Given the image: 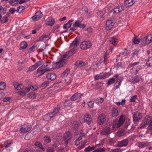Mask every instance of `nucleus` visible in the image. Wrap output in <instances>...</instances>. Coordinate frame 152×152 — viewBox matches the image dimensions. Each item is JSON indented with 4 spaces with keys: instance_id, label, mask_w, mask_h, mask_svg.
<instances>
[{
    "instance_id": "c756f323",
    "label": "nucleus",
    "mask_w": 152,
    "mask_h": 152,
    "mask_svg": "<svg viewBox=\"0 0 152 152\" xmlns=\"http://www.w3.org/2000/svg\"><path fill=\"white\" fill-rule=\"evenodd\" d=\"M149 120L145 118L144 119L143 122L141 124V128H143L148 125V124L149 123Z\"/></svg>"
},
{
    "instance_id": "603ef678",
    "label": "nucleus",
    "mask_w": 152,
    "mask_h": 152,
    "mask_svg": "<svg viewBox=\"0 0 152 152\" xmlns=\"http://www.w3.org/2000/svg\"><path fill=\"white\" fill-rule=\"evenodd\" d=\"M133 41L134 44H137L140 42V40L139 39L137 38L136 37H135L133 39Z\"/></svg>"
},
{
    "instance_id": "9d476101",
    "label": "nucleus",
    "mask_w": 152,
    "mask_h": 152,
    "mask_svg": "<svg viewBox=\"0 0 152 152\" xmlns=\"http://www.w3.org/2000/svg\"><path fill=\"white\" fill-rule=\"evenodd\" d=\"M142 118V114L137 111L133 115V119L134 121L137 122L140 120Z\"/></svg>"
},
{
    "instance_id": "bf43d9fd",
    "label": "nucleus",
    "mask_w": 152,
    "mask_h": 152,
    "mask_svg": "<svg viewBox=\"0 0 152 152\" xmlns=\"http://www.w3.org/2000/svg\"><path fill=\"white\" fill-rule=\"evenodd\" d=\"M73 21V20L71 19L69 20L67 23H66V24H67L68 25H67V28H69L71 27L72 25V22Z\"/></svg>"
},
{
    "instance_id": "20e7f679",
    "label": "nucleus",
    "mask_w": 152,
    "mask_h": 152,
    "mask_svg": "<svg viewBox=\"0 0 152 152\" xmlns=\"http://www.w3.org/2000/svg\"><path fill=\"white\" fill-rule=\"evenodd\" d=\"M59 109V108L58 107L55 108L53 112L45 115L44 116L43 119L45 121H48L50 119L57 114Z\"/></svg>"
},
{
    "instance_id": "e433bc0d",
    "label": "nucleus",
    "mask_w": 152,
    "mask_h": 152,
    "mask_svg": "<svg viewBox=\"0 0 152 152\" xmlns=\"http://www.w3.org/2000/svg\"><path fill=\"white\" fill-rule=\"evenodd\" d=\"M27 96L31 99H33L36 98V96L34 92H31L27 94Z\"/></svg>"
},
{
    "instance_id": "6e6d98bb",
    "label": "nucleus",
    "mask_w": 152,
    "mask_h": 152,
    "mask_svg": "<svg viewBox=\"0 0 152 152\" xmlns=\"http://www.w3.org/2000/svg\"><path fill=\"white\" fill-rule=\"evenodd\" d=\"M94 102L92 101H89L88 103V105L90 108H92L94 107Z\"/></svg>"
},
{
    "instance_id": "393cba45",
    "label": "nucleus",
    "mask_w": 152,
    "mask_h": 152,
    "mask_svg": "<svg viewBox=\"0 0 152 152\" xmlns=\"http://www.w3.org/2000/svg\"><path fill=\"white\" fill-rule=\"evenodd\" d=\"M25 152H42L38 149L34 147V148L26 150Z\"/></svg>"
},
{
    "instance_id": "ddd939ff",
    "label": "nucleus",
    "mask_w": 152,
    "mask_h": 152,
    "mask_svg": "<svg viewBox=\"0 0 152 152\" xmlns=\"http://www.w3.org/2000/svg\"><path fill=\"white\" fill-rule=\"evenodd\" d=\"M128 139H126L118 142L117 143V146L119 147L126 146L128 144Z\"/></svg>"
},
{
    "instance_id": "13d9d810",
    "label": "nucleus",
    "mask_w": 152,
    "mask_h": 152,
    "mask_svg": "<svg viewBox=\"0 0 152 152\" xmlns=\"http://www.w3.org/2000/svg\"><path fill=\"white\" fill-rule=\"evenodd\" d=\"M42 61H39L36 63L34 65L36 66V68L40 66L42 64Z\"/></svg>"
},
{
    "instance_id": "58836bf2",
    "label": "nucleus",
    "mask_w": 152,
    "mask_h": 152,
    "mask_svg": "<svg viewBox=\"0 0 152 152\" xmlns=\"http://www.w3.org/2000/svg\"><path fill=\"white\" fill-rule=\"evenodd\" d=\"M16 11V10L14 8H11L9 10V11L7 12L6 14V15L10 16V14H13Z\"/></svg>"
},
{
    "instance_id": "4c0bfd02",
    "label": "nucleus",
    "mask_w": 152,
    "mask_h": 152,
    "mask_svg": "<svg viewBox=\"0 0 152 152\" xmlns=\"http://www.w3.org/2000/svg\"><path fill=\"white\" fill-rule=\"evenodd\" d=\"M95 148V146H88L87 148H86L85 149V151L86 152H89L91 151Z\"/></svg>"
},
{
    "instance_id": "a878e982",
    "label": "nucleus",
    "mask_w": 152,
    "mask_h": 152,
    "mask_svg": "<svg viewBox=\"0 0 152 152\" xmlns=\"http://www.w3.org/2000/svg\"><path fill=\"white\" fill-rule=\"evenodd\" d=\"M109 41L114 46L116 45L117 43L118 42L117 39L114 37L110 38Z\"/></svg>"
},
{
    "instance_id": "7c9ffc66",
    "label": "nucleus",
    "mask_w": 152,
    "mask_h": 152,
    "mask_svg": "<svg viewBox=\"0 0 152 152\" xmlns=\"http://www.w3.org/2000/svg\"><path fill=\"white\" fill-rule=\"evenodd\" d=\"M132 0H126L124 3L125 6L126 7L131 6L133 4L132 1H131Z\"/></svg>"
},
{
    "instance_id": "8fccbe9b",
    "label": "nucleus",
    "mask_w": 152,
    "mask_h": 152,
    "mask_svg": "<svg viewBox=\"0 0 152 152\" xmlns=\"http://www.w3.org/2000/svg\"><path fill=\"white\" fill-rule=\"evenodd\" d=\"M36 67L35 66L34 64L33 65H32L30 66L28 68V70L27 71V72H28L29 71H32L36 69Z\"/></svg>"
},
{
    "instance_id": "39448f33",
    "label": "nucleus",
    "mask_w": 152,
    "mask_h": 152,
    "mask_svg": "<svg viewBox=\"0 0 152 152\" xmlns=\"http://www.w3.org/2000/svg\"><path fill=\"white\" fill-rule=\"evenodd\" d=\"M125 121V117L123 115H122L120 117L119 120L118 122H116V121L114 122L113 126V130H114V129L117 128H119L124 123Z\"/></svg>"
},
{
    "instance_id": "b1692460",
    "label": "nucleus",
    "mask_w": 152,
    "mask_h": 152,
    "mask_svg": "<svg viewBox=\"0 0 152 152\" xmlns=\"http://www.w3.org/2000/svg\"><path fill=\"white\" fill-rule=\"evenodd\" d=\"M111 115L112 117L116 118L118 115L117 109L115 108H113L112 111Z\"/></svg>"
},
{
    "instance_id": "6ab92c4d",
    "label": "nucleus",
    "mask_w": 152,
    "mask_h": 152,
    "mask_svg": "<svg viewBox=\"0 0 152 152\" xmlns=\"http://www.w3.org/2000/svg\"><path fill=\"white\" fill-rule=\"evenodd\" d=\"M149 145V143L146 141L145 142H138L137 143L138 146L140 148H143L147 147Z\"/></svg>"
},
{
    "instance_id": "412c9836",
    "label": "nucleus",
    "mask_w": 152,
    "mask_h": 152,
    "mask_svg": "<svg viewBox=\"0 0 152 152\" xmlns=\"http://www.w3.org/2000/svg\"><path fill=\"white\" fill-rule=\"evenodd\" d=\"M82 95L80 93H75L71 97V99L72 101H75L77 99L80 98Z\"/></svg>"
},
{
    "instance_id": "cd10ccee",
    "label": "nucleus",
    "mask_w": 152,
    "mask_h": 152,
    "mask_svg": "<svg viewBox=\"0 0 152 152\" xmlns=\"http://www.w3.org/2000/svg\"><path fill=\"white\" fill-rule=\"evenodd\" d=\"M145 39L147 41V43L148 44L151 43L152 40V35L150 34L147 35L145 37Z\"/></svg>"
},
{
    "instance_id": "1a4fd4ad",
    "label": "nucleus",
    "mask_w": 152,
    "mask_h": 152,
    "mask_svg": "<svg viewBox=\"0 0 152 152\" xmlns=\"http://www.w3.org/2000/svg\"><path fill=\"white\" fill-rule=\"evenodd\" d=\"M42 16V12L40 11L37 12L35 15L32 16L31 18L34 21H37Z\"/></svg>"
},
{
    "instance_id": "864d4df0",
    "label": "nucleus",
    "mask_w": 152,
    "mask_h": 152,
    "mask_svg": "<svg viewBox=\"0 0 152 152\" xmlns=\"http://www.w3.org/2000/svg\"><path fill=\"white\" fill-rule=\"evenodd\" d=\"M108 59L107 56L106 55V54L104 56V60L103 63L105 65H106L108 62Z\"/></svg>"
},
{
    "instance_id": "7ed1b4c3",
    "label": "nucleus",
    "mask_w": 152,
    "mask_h": 152,
    "mask_svg": "<svg viewBox=\"0 0 152 152\" xmlns=\"http://www.w3.org/2000/svg\"><path fill=\"white\" fill-rule=\"evenodd\" d=\"M50 65L49 63H46L40 67L37 70V73H39L37 77H39L46 72L50 71Z\"/></svg>"
},
{
    "instance_id": "2f4dec72",
    "label": "nucleus",
    "mask_w": 152,
    "mask_h": 152,
    "mask_svg": "<svg viewBox=\"0 0 152 152\" xmlns=\"http://www.w3.org/2000/svg\"><path fill=\"white\" fill-rule=\"evenodd\" d=\"M75 64L76 66L80 67L84 66V63L80 60L77 61L76 62Z\"/></svg>"
},
{
    "instance_id": "f704fd0d",
    "label": "nucleus",
    "mask_w": 152,
    "mask_h": 152,
    "mask_svg": "<svg viewBox=\"0 0 152 152\" xmlns=\"http://www.w3.org/2000/svg\"><path fill=\"white\" fill-rule=\"evenodd\" d=\"M82 140V137H80L78 138L75 141V145L77 146L80 144V143H82L83 141Z\"/></svg>"
},
{
    "instance_id": "c03bdc74",
    "label": "nucleus",
    "mask_w": 152,
    "mask_h": 152,
    "mask_svg": "<svg viewBox=\"0 0 152 152\" xmlns=\"http://www.w3.org/2000/svg\"><path fill=\"white\" fill-rule=\"evenodd\" d=\"M9 16L6 15L5 16H4L1 18L0 21L2 23H6L8 20V17Z\"/></svg>"
},
{
    "instance_id": "09e8293b",
    "label": "nucleus",
    "mask_w": 152,
    "mask_h": 152,
    "mask_svg": "<svg viewBox=\"0 0 152 152\" xmlns=\"http://www.w3.org/2000/svg\"><path fill=\"white\" fill-rule=\"evenodd\" d=\"M140 42H141L142 45L143 46L148 44V43H147V41L145 39V37L143 39H141Z\"/></svg>"
},
{
    "instance_id": "473e14b6",
    "label": "nucleus",
    "mask_w": 152,
    "mask_h": 152,
    "mask_svg": "<svg viewBox=\"0 0 152 152\" xmlns=\"http://www.w3.org/2000/svg\"><path fill=\"white\" fill-rule=\"evenodd\" d=\"M146 65L147 66L149 67L152 66V58L151 57L148 58L146 63Z\"/></svg>"
},
{
    "instance_id": "72a5a7b5",
    "label": "nucleus",
    "mask_w": 152,
    "mask_h": 152,
    "mask_svg": "<svg viewBox=\"0 0 152 152\" xmlns=\"http://www.w3.org/2000/svg\"><path fill=\"white\" fill-rule=\"evenodd\" d=\"M20 47L21 49L26 48L27 47V44L26 42L25 41L21 42L20 44Z\"/></svg>"
},
{
    "instance_id": "338daca9",
    "label": "nucleus",
    "mask_w": 152,
    "mask_h": 152,
    "mask_svg": "<svg viewBox=\"0 0 152 152\" xmlns=\"http://www.w3.org/2000/svg\"><path fill=\"white\" fill-rule=\"evenodd\" d=\"M35 48V46H32L29 49V53H31L32 52H34V48Z\"/></svg>"
},
{
    "instance_id": "dca6fc26",
    "label": "nucleus",
    "mask_w": 152,
    "mask_h": 152,
    "mask_svg": "<svg viewBox=\"0 0 152 152\" xmlns=\"http://www.w3.org/2000/svg\"><path fill=\"white\" fill-rule=\"evenodd\" d=\"M111 133L110 128V127H107L104 128L101 132L102 135H107Z\"/></svg>"
},
{
    "instance_id": "4d7b16f0",
    "label": "nucleus",
    "mask_w": 152,
    "mask_h": 152,
    "mask_svg": "<svg viewBox=\"0 0 152 152\" xmlns=\"http://www.w3.org/2000/svg\"><path fill=\"white\" fill-rule=\"evenodd\" d=\"M49 83V81H47L44 82L41 85L42 87H46Z\"/></svg>"
},
{
    "instance_id": "423d86ee",
    "label": "nucleus",
    "mask_w": 152,
    "mask_h": 152,
    "mask_svg": "<svg viewBox=\"0 0 152 152\" xmlns=\"http://www.w3.org/2000/svg\"><path fill=\"white\" fill-rule=\"evenodd\" d=\"M91 45V43L90 41H84L81 43L80 48L82 49L86 50L90 48Z\"/></svg>"
},
{
    "instance_id": "2eb2a0df",
    "label": "nucleus",
    "mask_w": 152,
    "mask_h": 152,
    "mask_svg": "<svg viewBox=\"0 0 152 152\" xmlns=\"http://www.w3.org/2000/svg\"><path fill=\"white\" fill-rule=\"evenodd\" d=\"M98 123L101 125L103 124L106 120V116L104 114H101L98 117Z\"/></svg>"
},
{
    "instance_id": "ea45409f",
    "label": "nucleus",
    "mask_w": 152,
    "mask_h": 152,
    "mask_svg": "<svg viewBox=\"0 0 152 152\" xmlns=\"http://www.w3.org/2000/svg\"><path fill=\"white\" fill-rule=\"evenodd\" d=\"M104 101V99L102 98H98L95 100V103L97 104L102 103Z\"/></svg>"
},
{
    "instance_id": "774afa93",
    "label": "nucleus",
    "mask_w": 152,
    "mask_h": 152,
    "mask_svg": "<svg viewBox=\"0 0 152 152\" xmlns=\"http://www.w3.org/2000/svg\"><path fill=\"white\" fill-rule=\"evenodd\" d=\"M139 62H137L134 63L133 64H130L129 65V67H132L133 66H135V65H137V64H139Z\"/></svg>"
},
{
    "instance_id": "5701e85b",
    "label": "nucleus",
    "mask_w": 152,
    "mask_h": 152,
    "mask_svg": "<svg viewBox=\"0 0 152 152\" xmlns=\"http://www.w3.org/2000/svg\"><path fill=\"white\" fill-rule=\"evenodd\" d=\"M108 11V8H106L103 10V11H98L96 12L97 15L100 17L103 18L104 15V12H106V11Z\"/></svg>"
},
{
    "instance_id": "052dcab7",
    "label": "nucleus",
    "mask_w": 152,
    "mask_h": 152,
    "mask_svg": "<svg viewBox=\"0 0 152 152\" xmlns=\"http://www.w3.org/2000/svg\"><path fill=\"white\" fill-rule=\"evenodd\" d=\"M137 98V96L134 95L131 97L130 99V102H134L135 101V99Z\"/></svg>"
},
{
    "instance_id": "f03ea898",
    "label": "nucleus",
    "mask_w": 152,
    "mask_h": 152,
    "mask_svg": "<svg viewBox=\"0 0 152 152\" xmlns=\"http://www.w3.org/2000/svg\"><path fill=\"white\" fill-rule=\"evenodd\" d=\"M79 44L78 39L75 38L70 44V50L69 51L66 52L68 53L69 55H72L76 53L77 50V47Z\"/></svg>"
},
{
    "instance_id": "0e129e2a",
    "label": "nucleus",
    "mask_w": 152,
    "mask_h": 152,
    "mask_svg": "<svg viewBox=\"0 0 152 152\" xmlns=\"http://www.w3.org/2000/svg\"><path fill=\"white\" fill-rule=\"evenodd\" d=\"M101 79H102V77H101V75H97L95 76V79L96 80Z\"/></svg>"
},
{
    "instance_id": "79ce46f5",
    "label": "nucleus",
    "mask_w": 152,
    "mask_h": 152,
    "mask_svg": "<svg viewBox=\"0 0 152 152\" xmlns=\"http://www.w3.org/2000/svg\"><path fill=\"white\" fill-rule=\"evenodd\" d=\"M106 148H99L96 150H95L92 152H105Z\"/></svg>"
},
{
    "instance_id": "4be33fe9",
    "label": "nucleus",
    "mask_w": 152,
    "mask_h": 152,
    "mask_svg": "<svg viewBox=\"0 0 152 152\" xmlns=\"http://www.w3.org/2000/svg\"><path fill=\"white\" fill-rule=\"evenodd\" d=\"M13 84L16 89L20 90L23 88V85L18 84L16 82H13Z\"/></svg>"
},
{
    "instance_id": "a18cd8bd",
    "label": "nucleus",
    "mask_w": 152,
    "mask_h": 152,
    "mask_svg": "<svg viewBox=\"0 0 152 152\" xmlns=\"http://www.w3.org/2000/svg\"><path fill=\"white\" fill-rule=\"evenodd\" d=\"M115 82V79L113 78H110L108 80L107 84L109 85Z\"/></svg>"
},
{
    "instance_id": "f8f14e48",
    "label": "nucleus",
    "mask_w": 152,
    "mask_h": 152,
    "mask_svg": "<svg viewBox=\"0 0 152 152\" xmlns=\"http://www.w3.org/2000/svg\"><path fill=\"white\" fill-rule=\"evenodd\" d=\"M83 19L82 18L81 20H77L75 21L73 24V26L75 27H79L82 28H84L85 27V25L84 24L81 23Z\"/></svg>"
},
{
    "instance_id": "37998d69",
    "label": "nucleus",
    "mask_w": 152,
    "mask_h": 152,
    "mask_svg": "<svg viewBox=\"0 0 152 152\" xmlns=\"http://www.w3.org/2000/svg\"><path fill=\"white\" fill-rule=\"evenodd\" d=\"M72 104V102L70 100H66L64 103V105L65 107L66 108L67 107L71 105Z\"/></svg>"
},
{
    "instance_id": "c85d7f7f",
    "label": "nucleus",
    "mask_w": 152,
    "mask_h": 152,
    "mask_svg": "<svg viewBox=\"0 0 152 152\" xmlns=\"http://www.w3.org/2000/svg\"><path fill=\"white\" fill-rule=\"evenodd\" d=\"M34 145L41 149L43 151L45 150V149L43 147L42 144L39 142L36 141L34 143Z\"/></svg>"
},
{
    "instance_id": "bb28decb",
    "label": "nucleus",
    "mask_w": 152,
    "mask_h": 152,
    "mask_svg": "<svg viewBox=\"0 0 152 152\" xmlns=\"http://www.w3.org/2000/svg\"><path fill=\"white\" fill-rule=\"evenodd\" d=\"M69 69L68 68L66 69L61 74V76L63 77H67L69 73Z\"/></svg>"
},
{
    "instance_id": "4468645a",
    "label": "nucleus",
    "mask_w": 152,
    "mask_h": 152,
    "mask_svg": "<svg viewBox=\"0 0 152 152\" xmlns=\"http://www.w3.org/2000/svg\"><path fill=\"white\" fill-rule=\"evenodd\" d=\"M114 25V23L112 20H108L107 21L106 24V29L109 30L112 28Z\"/></svg>"
},
{
    "instance_id": "a211bd4d",
    "label": "nucleus",
    "mask_w": 152,
    "mask_h": 152,
    "mask_svg": "<svg viewBox=\"0 0 152 152\" xmlns=\"http://www.w3.org/2000/svg\"><path fill=\"white\" fill-rule=\"evenodd\" d=\"M71 134L69 132H66L64 135V141L67 144L68 140H69L71 138Z\"/></svg>"
},
{
    "instance_id": "f3484780",
    "label": "nucleus",
    "mask_w": 152,
    "mask_h": 152,
    "mask_svg": "<svg viewBox=\"0 0 152 152\" xmlns=\"http://www.w3.org/2000/svg\"><path fill=\"white\" fill-rule=\"evenodd\" d=\"M55 23V20L52 17H49L45 21V24L49 26H52Z\"/></svg>"
},
{
    "instance_id": "680f3d73",
    "label": "nucleus",
    "mask_w": 152,
    "mask_h": 152,
    "mask_svg": "<svg viewBox=\"0 0 152 152\" xmlns=\"http://www.w3.org/2000/svg\"><path fill=\"white\" fill-rule=\"evenodd\" d=\"M74 123L75 124V126L73 127V128L75 130H76L78 128L79 126L78 125V123L76 121H74Z\"/></svg>"
},
{
    "instance_id": "5fc2aeb1",
    "label": "nucleus",
    "mask_w": 152,
    "mask_h": 152,
    "mask_svg": "<svg viewBox=\"0 0 152 152\" xmlns=\"http://www.w3.org/2000/svg\"><path fill=\"white\" fill-rule=\"evenodd\" d=\"M24 9V7L23 6H20L18 7L17 11L19 13H21L22 12V10Z\"/></svg>"
},
{
    "instance_id": "aec40b11",
    "label": "nucleus",
    "mask_w": 152,
    "mask_h": 152,
    "mask_svg": "<svg viewBox=\"0 0 152 152\" xmlns=\"http://www.w3.org/2000/svg\"><path fill=\"white\" fill-rule=\"evenodd\" d=\"M46 78L48 80H54L56 78V75L54 73H49L46 75Z\"/></svg>"
},
{
    "instance_id": "e2e57ef3",
    "label": "nucleus",
    "mask_w": 152,
    "mask_h": 152,
    "mask_svg": "<svg viewBox=\"0 0 152 152\" xmlns=\"http://www.w3.org/2000/svg\"><path fill=\"white\" fill-rule=\"evenodd\" d=\"M122 151L120 148H118L113 149L112 152H121Z\"/></svg>"
},
{
    "instance_id": "69168bd1",
    "label": "nucleus",
    "mask_w": 152,
    "mask_h": 152,
    "mask_svg": "<svg viewBox=\"0 0 152 152\" xmlns=\"http://www.w3.org/2000/svg\"><path fill=\"white\" fill-rule=\"evenodd\" d=\"M54 149L52 147H49L47 150V152H54Z\"/></svg>"
},
{
    "instance_id": "de8ad7c7",
    "label": "nucleus",
    "mask_w": 152,
    "mask_h": 152,
    "mask_svg": "<svg viewBox=\"0 0 152 152\" xmlns=\"http://www.w3.org/2000/svg\"><path fill=\"white\" fill-rule=\"evenodd\" d=\"M45 138L44 143H49L51 142V139L48 136H46L44 137Z\"/></svg>"
},
{
    "instance_id": "9b49d317",
    "label": "nucleus",
    "mask_w": 152,
    "mask_h": 152,
    "mask_svg": "<svg viewBox=\"0 0 152 152\" xmlns=\"http://www.w3.org/2000/svg\"><path fill=\"white\" fill-rule=\"evenodd\" d=\"M84 120V122L88 125H90L92 121L91 115L88 113H86L85 115Z\"/></svg>"
},
{
    "instance_id": "0eeeda50",
    "label": "nucleus",
    "mask_w": 152,
    "mask_h": 152,
    "mask_svg": "<svg viewBox=\"0 0 152 152\" xmlns=\"http://www.w3.org/2000/svg\"><path fill=\"white\" fill-rule=\"evenodd\" d=\"M31 129V127L30 126L23 125L20 129L19 131L21 133H25L30 131Z\"/></svg>"
},
{
    "instance_id": "3c124183",
    "label": "nucleus",
    "mask_w": 152,
    "mask_h": 152,
    "mask_svg": "<svg viewBox=\"0 0 152 152\" xmlns=\"http://www.w3.org/2000/svg\"><path fill=\"white\" fill-rule=\"evenodd\" d=\"M18 0H11L10 1V4L12 6H14L17 4Z\"/></svg>"
},
{
    "instance_id": "f257e3e1",
    "label": "nucleus",
    "mask_w": 152,
    "mask_h": 152,
    "mask_svg": "<svg viewBox=\"0 0 152 152\" xmlns=\"http://www.w3.org/2000/svg\"><path fill=\"white\" fill-rule=\"evenodd\" d=\"M70 56L68 53L66 52L61 57L58 61L56 62V67L59 68L64 66L66 63V59Z\"/></svg>"
},
{
    "instance_id": "c9c22d12",
    "label": "nucleus",
    "mask_w": 152,
    "mask_h": 152,
    "mask_svg": "<svg viewBox=\"0 0 152 152\" xmlns=\"http://www.w3.org/2000/svg\"><path fill=\"white\" fill-rule=\"evenodd\" d=\"M139 52V51L137 50L134 49L133 50L132 54V57L134 58L135 56L138 57Z\"/></svg>"
},
{
    "instance_id": "6e6552de",
    "label": "nucleus",
    "mask_w": 152,
    "mask_h": 152,
    "mask_svg": "<svg viewBox=\"0 0 152 152\" xmlns=\"http://www.w3.org/2000/svg\"><path fill=\"white\" fill-rule=\"evenodd\" d=\"M124 7L123 5L120 4L118 5L116 8H114L111 11H113L114 14H117L124 10Z\"/></svg>"
},
{
    "instance_id": "a19ab883",
    "label": "nucleus",
    "mask_w": 152,
    "mask_h": 152,
    "mask_svg": "<svg viewBox=\"0 0 152 152\" xmlns=\"http://www.w3.org/2000/svg\"><path fill=\"white\" fill-rule=\"evenodd\" d=\"M11 144L12 141L11 140H8L4 142V145L6 148H7L10 146Z\"/></svg>"
},
{
    "instance_id": "49530a36",
    "label": "nucleus",
    "mask_w": 152,
    "mask_h": 152,
    "mask_svg": "<svg viewBox=\"0 0 152 152\" xmlns=\"http://www.w3.org/2000/svg\"><path fill=\"white\" fill-rule=\"evenodd\" d=\"M6 85L5 83L3 82L0 83V90H3L5 88Z\"/></svg>"
}]
</instances>
